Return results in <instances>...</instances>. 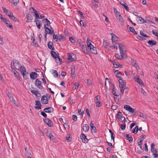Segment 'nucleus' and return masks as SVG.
Instances as JSON below:
<instances>
[{
	"mask_svg": "<svg viewBox=\"0 0 158 158\" xmlns=\"http://www.w3.org/2000/svg\"><path fill=\"white\" fill-rule=\"evenodd\" d=\"M50 28L48 27H46V25H44V28L45 29V31H48V34H52L54 33V29L50 26H49Z\"/></svg>",
	"mask_w": 158,
	"mask_h": 158,
	"instance_id": "9d476101",
	"label": "nucleus"
},
{
	"mask_svg": "<svg viewBox=\"0 0 158 158\" xmlns=\"http://www.w3.org/2000/svg\"><path fill=\"white\" fill-rule=\"evenodd\" d=\"M75 37L73 36H70L69 37V39L71 43H74L75 42V40L74 39Z\"/></svg>",
	"mask_w": 158,
	"mask_h": 158,
	"instance_id": "79ce46f5",
	"label": "nucleus"
},
{
	"mask_svg": "<svg viewBox=\"0 0 158 158\" xmlns=\"http://www.w3.org/2000/svg\"><path fill=\"white\" fill-rule=\"evenodd\" d=\"M112 85L113 88L112 89V92L113 94L116 97L119 96V93L118 90L115 88V86L114 84H112Z\"/></svg>",
	"mask_w": 158,
	"mask_h": 158,
	"instance_id": "0eeeda50",
	"label": "nucleus"
},
{
	"mask_svg": "<svg viewBox=\"0 0 158 158\" xmlns=\"http://www.w3.org/2000/svg\"><path fill=\"white\" fill-rule=\"evenodd\" d=\"M86 43L87 44V46H91V48L93 47V45L91 43V40H89L88 38L87 39Z\"/></svg>",
	"mask_w": 158,
	"mask_h": 158,
	"instance_id": "ea45409f",
	"label": "nucleus"
},
{
	"mask_svg": "<svg viewBox=\"0 0 158 158\" xmlns=\"http://www.w3.org/2000/svg\"><path fill=\"white\" fill-rule=\"evenodd\" d=\"M111 139H112L113 141V142H114V138H115V135L114 133H112L111 134Z\"/></svg>",
	"mask_w": 158,
	"mask_h": 158,
	"instance_id": "774afa93",
	"label": "nucleus"
},
{
	"mask_svg": "<svg viewBox=\"0 0 158 158\" xmlns=\"http://www.w3.org/2000/svg\"><path fill=\"white\" fill-rule=\"evenodd\" d=\"M120 3L125 8L126 10L129 11V7L124 1H120Z\"/></svg>",
	"mask_w": 158,
	"mask_h": 158,
	"instance_id": "aec40b11",
	"label": "nucleus"
},
{
	"mask_svg": "<svg viewBox=\"0 0 158 158\" xmlns=\"http://www.w3.org/2000/svg\"><path fill=\"white\" fill-rule=\"evenodd\" d=\"M78 113L79 114H81L82 115H83V114L84 113V111L83 110H81V109H80V110H78Z\"/></svg>",
	"mask_w": 158,
	"mask_h": 158,
	"instance_id": "e2e57ef3",
	"label": "nucleus"
},
{
	"mask_svg": "<svg viewBox=\"0 0 158 158\" xmlns=\"http://www.w3.org/2000/svg\"><path fill=\"white\" fill-rule=\"evenodd\" d=\"M70 137V134H69L67 133L66 135V139L67 141L68 142H69L71 141V139H69Z\"/></svg>",
	"mask_w": 158,
	"mask_h": 158,
	"instance_id": "37998d69",
	"label": "nucleus"
},
{
	"mask_svg": "<svg viewBox=\"0 0 158 158\" xmlns=\"http://www.w3.org/2000/svg\"><path fill=\"white\" fill-rule=\"evenodd\" d=\"M52 74L54 77H58V75L57 71L55 70H52Z\"/></svg>",
	"mask_w": 158,
	"mask_h": 158,
	"instance_id": "e433bc0d",
	"label": "nucleus"
},
{
	"mask_svg": "<svg viewBox=\"0 0 158 158\" xmlns=\"http://www.w3.org/2000/svg\"><path fill=\"white\" fill-rule=\"evenodd\" d=\"M138 115L140 117H142L144 118H146L147 117L146 116L144 115L143 113L140 112H139L138 113Z\"/></svg>",
	"mask_w": 158,
	"mask_h": 158,
	"instance_id": "4c0bfd02",
	"label": "nucleus"
},
{
	"mask_svg": "<svg viewBox=\"0 0 158 158\" xmlns=\"http://www.w3.org/2000/svg\"><path fill=\"white\" fill-rule=\"evenodd\" d=\"M6 94L9 98L10 101L14 103L15 106L18 107V105L16 103L15 101L14 98L12 94H11L9 92H7Z\"/></svg>",
	"mask_w": 158,
	"mask_h": 158,
	"instance_id": "7ed1b4c3",
	"label": "nucleus"
},
{
	"mask_svg": "<svg viewBox=\"0 0 158 158\" xmlns=\"http://www.w3.org/2000/svg\"><path fill=\"white\" fill-rule=\"evenodd\" d=\"M137 19H136V20L138 23H142L143 22H142V18L140 16H137Z\"/></svg>",
	"mask_w": 158,
	"mask_h": 158,
	"instance_id": "2f4dec72",
	"label": "nucleus"
},
{
	"mask_svg": "<svg viewBox=\"0 0 158 158\" xmlns=\"http://www.w3.org/2000/svg\"><path fill=\"white\" fill-rule=\"evenodd\" d=\"M10 19L14 21V22H16L17 21H18V18L15 17L14 15L12 16V17L10 18Z\"/></svg>",
	"mask_w": 158,
	"mask_h": 158,
	"instance_id": "603ef678",
	"label": "nucleus"
},
{
	"mask_svg": "<svg viewBox=\"0 0 158 158\" xmlns=\"http://www.w3.org/2000/svg\"><path fill=\"white\" fill-rule=\"evenodd\" d=\"M5 23L6 24L7 27H9L10 28H13L12 25L10 24V23L9 21L7 20L6 22Z\"/></svg>",
	"mask_w": 158,
	"mask_h": 158,
	"instance_id": "58836bf2",
	"label": "nucleus"
},
{
	"mask_svg": "<svg viewBox=\"0 0 158 158\" xmlns=\"http://www.w3.org/2000/svg\"><path fill=\"white\" fill-rule=\"evenodd\" d=\"M12 71L14 73L15 77L18 79H20V77L19 76V74L18 73L17 71H16L14 69L13 70H12Z\"/></svg>",
	"mask_w": 158,
	"mask_h": 158,
	"instance_id": "a878e982",
	"label": "nucleus"
},
{
	"mask_svg": "<svg viewBox=\"0 0 158 158\" xmlns=\"http://www.w3.org/2000/svg\"><path fill=\"white\" fill-rule=\"evenodd\" d=\"M114 73H116V77L118 78L120 77V76L119 75V74H121L120 72L118 70H116L115 71Z\"/></svg>",
	"mask_w": 158,
	"mask_h": 158,
	"instance_id": "49530a36",
	"label": "nucleus"
},
{
	"mask_svg": "<svg viewBox=\"0 0 158 158\" xmlns=\"http://www.w3.org/2000/svg\"><path fill=\"white\" fill-rule=\"evenodd\" d=\"M115 57L116 58V59H120L121 58H122L121 57V56L119 55L118 54H116L115 55Z\"/></svg>",
	"mask_w": 158,
	"mask_h": 158,
	"instance_id": "6e6d98bb",
	"label": "nucleus"
},
{
	"mask_svg": "<svg viewBox=\"0 0 158 158\" xmlns=\"http://www.w3.org/2000/svg\"><path fill=\"white\" fill-rule=\"evenodd\" d=\"M152 152L153 153L152 155L154 156V158L158 157V154H157V151L155 148L151 149Z\"/></svg>",
	"mask_w": 158,
	"mask_h": 158,
	"instance_id": "b1692460",
	"label": "nucleus"
},
{
	"mask_svg": "<svg viewBox=\"0 0 158 158\" xmlns=\"http://www.w3.org/2000/svg\"><path fill=\"white\" fill-rule=\"evenodd\" d=\"M43 22L44 23H46V25L48 26H50V22L49 20H48L47 19L45 18L43 20Z\"/></svg>",
	"mask_w": 158,
	"mask_h": 158,
	"instance_id": "473e14b6",
	"label": "nucleus"
},
{
	"mask_svg": "<svg viewBox=\"0 0 158 158\" xmlns=\"http://www.w3.org/2000/svg\"><path fill=\"white\" fill-rule=\"evenodd\" d=\"M41 101L42 104H48V100L45 96L43 95L42 96Z\"/></svg>",
	"mask_w": 158,
	"mask_h": 158,
	"instance_id": "f8f14e48",
	"label": "nucleus"
},
{
	"mask_svg": "<svg viewBox=\"0 0 158 158\" xmlns=\"http://www.w3.org/2000/svg\"><path fill=\"white\" fill-rule=\"evenodd\" d=\"M9 1L10 3H13L15 6H16L19 2V0H9Z\"/></svg>",
	"mask_w": 158,
	"mask_h": 158,
	"instance_id": "7c9ffc66",
	"label": "nucleus"
},
{
	"mask_svg": "<svg viewBox=\"0 0 158 158\" xmlns=\"http://www.w3.org/2000/svg\"><path fill=\"white\" fill-rule=\"evenodd\" d=\"M136 124V122H133L132 123L130 126V129H131L132 127L135 125Z\"/></svg>",
	"mask_w": 158,
	"mask_h": 158,
	"instance_id": "052dcab7",
	"label": "nucleus"
},
{
	"mask_svg": "<svg viewBox=\"0 0 158 158\" xmlns=\"http://www.w3.org/2000/svg\"><path fill=\"white\" fill-rule=\"evenodd\" d=\"M138 126H136L135 127L133 128L132 130V132L134 134H136L138 132Z\"/></svg>",
	"mask_w": 158,
	"mask_h": 158,
	"instance_id": "72a5a7b5",
	"label": "nucleus"
},
{
	"mask_svg": "<svg viewBox=\"0 0 158 158\" xmlns=\"http://www.w3.org/2000/svg\"><path fill=\"white\" fill-rule=\"evenodd\" d=\"M29 10L30 11H31V13H35V12H37V11L35 10L33 7H31L30 8Z\"/></svg>",
	"mask_w": 158,
	"mask_h": 158,
	"instance_id": "3c124183",
	"label": "nucleus"
},
{
	"mask_svg": "<svg viewBox=\"0 0 158 158\" xmlns=\"http://www.w3.org/2000/svg\"><path fill=\"white\" fill-rule=\"evenodd\" d=\"M100 97L99 95H97L96 96L95 98L94 99V101L96 102H99L100 101Z\"/></svg>",
	"mask_w": 158,
	"mask_h": 158,
	"instance_id": "8fccbe9b",
	"label": "nucleus"
},
{
	"mask_svg": "<svg viewBox=\"0 0 158 158\" xmlns=\"http://www.w3.org/2000/svg\"><path fill=\"white\" fill-rule=\"evenodd\" d=\"M58 36L54 34L53 35V38L54 39L56 40V42L58 40Z\"/></svg>",
	"mask_w": 158,
	"mask_h": 158,
	"instance_id": "680f3d73",
	"label": "nucleus"
},
{
	"mask_svg": "<svg viewBox=\"0 0 158 158\" xmlns=\"http://www.w3.org/2000/svg\"><path fill=\"white\" fill-rule=\"evenodd\" d=\"M90 51L91 52H92L93 54H97L96 48L95 47H94L93 45V47H91V49H90Z\"/></svg>",
	"mask_w": 158,
	"mask_h": 158,
	"instance_id": "bb28decb",
	"label": "nucleus"
},
{
	"mask_svg": "<svg viewBox=\"0 0 158 158\" xmlns=\"http://www.w3.org/2000/svg\"><path fill=\"white\" fill-rule=\"evenodd\" d=\"M126 137L127 140H128L130 143H132L133 142V138L131 135L129 134H126Z\"/></svg>",
	"mask_w": 158,
	"mask_h": 158,
	"instance_id": "393cba45",
	"label": "nucleus"
},
{
	"mask_svg": "<svg viewBox=\"0 0 158 158\" xmlns=\"http://www.w3.org/2000/svg\"><path fill=\"white\" fill-rule=\"evenodd\" d=\"M80 137L81 138L83 142L87 143L88 142V140L86 138V136L85 135L81 133V135Z\"/></svg>",
	"mask_w": 158,
	"mask_h": 158,
	"instance_id": "4468645a",
	"label": "nucleus"
},
{
	"mask_svg": "<svg viewBox=\"0 0 158 158\" xmlns=\"http://www.w3.org/2000/svg\"><path fill=\"white\" fill-rule=\"evenodd\" d=\"M118 82L119 84V87L120 88H123L125 86L126 84L121 79L119 78V79L118 80Z\"/></svg>",
	"mask_w": 158,
	"mask_h": 158,
	"instance_id": "dca6fc26",
	"label": "nucleus"
},
{
	"mask_svg": "<svg viewBox=\"0 0 158 158\" xmlns=\"http://www.w3.org/2000/svg\"><path fill=\"white\" fill-rule=\"evenodd\" d=\"M34 22L36 23V25L38 28L40 29L42 26V23L41 21L35 19Z\"/></svg>",
	"mask_w": 158,
	"mask_h": 158,
	"instance_id": "f3484780",
	"label": "nucleus"
},
{
	"mask_svg": "<svg viewBox=\"0 0 158 158\" xmlns=\"http://www.w3.org/2000/svg\"><path fill=\"white\" fill-rule=\"evenodd\" d=\"M51 56L55 59H56L57 58L58 59L59 62L60 63L62 61V59L60 58L58 52H56L53 50H51Z\"/></svg>",
	"mask_w": 158,
	"mask_h": 158,
	"instance_id": "f03ea898",
	"label": "nucleus"
},
{
	"mask_svg": "<svg viewBox=\"0 0 158 158\" xmlns=\"http://www.w3.org/2000/svg\"><path fill=\"white\" fill-rule=\"evenodd\" d=\"M68 60L70 62H72L76 60V55L74 53H68Z\"/></svg>",
	"mask_w": 158,
	"mask_h": 158,
	"instance_id": "39448f33",
	"label": "nucleus"
},
{
	"mask_svg": "<svg viewBox=\"0 0 158 158\" xmlns=\"http://www.w3.org/2000/svg\"><path fill=\"white\" fill-rule=\"evenodd\" d=\"M101 102H95L96 106L98 107H100L101 106Z\"/></svg>",
	"mask_w": 158,
	"mask_h": 158,
	"instance_id": "13d9d810",
	"label": "nucleus"
},
{
	"mask_svg": "<svg viewBox=\"0 0 158 158\" xmlns=\"http://www.w3.org/2000/svg\"><path fill=\"white\" fill-rule=\"evenodd\" d=\"M34 13L35 14V19H38L39 18L40 14L38 11H37V12H35Z\"/></svg>",
	"mask_w": 158,
	"mask_h": 158,
	"instance_id": "864d4df0",
	"label": "nucleus"
},
{
	"mask_svg": "<svg viewBox=\"0 0 158 158\" xmlns=\"http://www.w3.org/2000/svg\"><path fill=\"white\" fill-rule=\"evenodd\" d=\"M103 44L104 45L105 44V48H108V46L109 45V44L107 42V41L106 40H105L103 41Z\"/></svg>",
	"mask_w": 158,
	"mask_h": 158,
	"instance_id": "09e8293b",
	"label": "nucleus"
},
{
	"mask_svg": "<svg viewBox=\"0 0 158 158\" xmlns=\"http://www.w3.org/2000/svg\"><path fill=\"white\" fill-rule=\"evenodd\" d=\"M118 47L120 50V52L121 56V57L123 58H125L127 57L126 54L124 52V50L125 49V46L122 44H119Z\"/></svg>",
	"mask_w": 158,
	"mask_h": 158,
	"instance_id": "f257e3e1",
	"label": "nucleus"
},
{
	"mask_svg": "<svg viewBox=\"0 0 158 158\" xmlns=\"http://www.w3.org/2000/svg\"><path fill=\"white\" fill-rule=\"evenodd\" d=\"M35 105L38 106H35V109H37L38 110H40L41 109V104L40 101H35Z\"/></svg>",
	"mask_w": 158,
	"mask_h": 158,
	"instance_id": "4be33fe9",
	"label": "nucleus"
},
{
	"mask_svg": "<svg viewBox=\"0 0 158 158\" xmlns=\"http://www.w3.org/2000/svg\"><path fill=\"white\" fill-rule=\"evenodd\" d=\"M65 39H64L63 35L61 34L59 35L58 37V40L59 41H64Z\"/></svg>",
	"mask_w": 158,
	"mask_h": 158,
	"instance_id": "c9c22d12",
	"label": "nucleus"
},
{
	"mask_svg": "<svg viewBox=\"0 0 158 158\" xmlns=\"http://www.w3.org/2000/svg\"><path fill=\"white\" fill-rule=\"evenodd\" d=\"M146 137V136L145 135H142L140 137V140H142V141L143 140V139L144 138Z\"/></svg>",
	"mask_w": 158,
	"mask_h": 158,
	"instance_id": "0e129e2a",
	"label": "nucleus"
},
{
	"mask_svg": "<svg viewBox=\"0 0 158 158\" xmlns=\"http://www.w3.org/2000/svg\"><path fill=\"white\" fill-rule=\"evenodd\" d=\"M22 74H24L25 72H26V69L24 66H21L19 68Z\"/></svg>",
	"mask_w": 158,
	"mask_h": 158,
	"instance_id": "c756f323",
	"label": "nucleus"
},
{
	"mask_svg": "<svg viewBox=\"0 0 158 158\" xmlns=\"http://www.w3.org/2000/svg\"><path fill=\"white\" fill-rule=\"evenodd\" d=\"M134 79L135 81L141 85H143V84L142 81L139 78L138 76H136L134 77Z\"/></svg>",
	"mask_w": 158,
	"mask_h": 158,
	"instance_id": "a211bd4d",
	"label": "nucleus"
},
{
	"mask_svg": "<svg viewBox=\"0 0 158 158\" xmlns=\"http://www.w3.org/2000/svg\"><path fill=\"white\" fill-rule=\"evenodd\" d=\"M80 23L81 25H82L84 27H85L86 26V24H85V23H84L82 20H81Z\"/></svg>",
	"mask_w": 158,
	"mask_h": 158,
	"instance_id": "69168bd1",
	"label": "nucleus"
},
{
	"mask_svg": "<svg viewBox=\"0 0 158 158\" xmlns=\"http://www.w3.org/2000/svg\"><path fill=\"white\" fill-rule=\"evenodd\" d=\"M42 84V82L38 79H37L35 81V86L40 89H42L43 88Z\"/></svg>",
	"mask_w": 158,
	"mask_h": 158,
	"instance_id": "423d86ee",
	"label": "nucleus"
},
{
	"mask_svg": "<svg viewBox=\"0 0 158 158\" xmlns=\"http://www.w3.org/2000/svg\"><path fill=\"white\" fill-rule=\"evenodd\" d=\"M74 69H71V77H72V78L74 79L75 77V75H74Z\"/></svg>",
	"mask_w": 158,
	"mask_h": 158,
	"instance_id": "a18cd8bd",
	"label": "nucleus"
},
{
	"mask_svg": "<svg viewBox=\"0 0 158 158\" xmlns=\"http://www.w3.org/2000/svg\"><path fill=\"white\" fill-rule=\"evenodd\" d=\"M117 118L118 119L119 121H120L121 122H123L125 119V117L123 116H120V117H119L118 118Z\"/></svg>",
	"mask_w": 158,
	"mask_h": 158,
	"instance_id": "de8ad7c7",
	"label": "nucleus"
},
{
	"mask_svg": "<svg viewBox=\"0 0 158 158\" xmlns=\"http://www.w3.org/2000/svg\"><path fill=\"white\" fill-rule=\"evenodd\" d=\"M43 116V117H44V118H46L47 117V114L45 113V112L44 111H42L40 113Z\"/></svg>",
	"mask_w": 158,
	"mask_h": 158,
	"instance_id": "4d7b16f0",
	"label": "nucleus"
},
{
	"mask_svg": "<svg viewBox=\"0 0 158 158\" xmlns=\"http://www.w3.org/2000/svg\"><path fill=\"white\" fill-rule=\"evenodd\" d=\"M132 65L137 70H139V68L138 64H136V61L135 60L131 59L130 61Z\"/></svg>",
	"mask_w": 158,
	"mask_h": 158,
	"instance_id": "ddd939ff",
	"label": "nucleus"
},
{
	"mask_svg": "<svg viewBox=\"0 0 158 158\" xmlns=\"http://www.w3.org/2000/svg\"><path fill=\"white\" fill-rule=\"evenodd\" d=\"M26 17L28 19L32 20L33 19V17L32 15L28 13L26 15Z\"/></svg>",
	"mask_w": 158,
	"mask_h": 158,
	"instance_id": "f704fd0d",
	"label": "nucleus"
},
{
	"mask_svg": "<svg viewBox=\"0 0 158 158\" xmlns=\"http://www.w3.org/2000/svg\"><path fill=\"white\" fill-rule=\"evenodd\" d=\"M44 121L45 123H46L49 127H51L52 125V123L51 121L48 118H46L44 119Z\"/></svg>",
	"mask_w": 158,
	"mask_h": 158,
	"instance_id": "2eb2a0df",
	"label": "nucleus"
},
{
	"mask_svg": "<svg viewBox=\"0 0 158 158\" xmlns=\"http://www.w3.org/2000/svg\"><path fill=\"white\" fill-rule=\"evenodd\" d=\"M118 20L119 23H120L121 25L123 26L124 25V21L123 18H121L119 19Z\"/></svg>",
	"mask_w": 158,
	"mask_h": 158,
	"instance_id": "c03bdc74",
	"label": "nucleus"
},
{
	"mask_svg": "<svg viewBox=\"0 0 158 158\" xmlns=\"http://www.w3.org/2000/svg\"><path fill=\"white\" fill-rule=\"evenodd\" d=\"M113 66L115 68H118V67H122V65L119 64L118 62L116 63L115 64H114Z\"/></svg>",
	"mask_w": 158,
	"mask_h": 158,
	"instance_id": "a19ab883",
	"label": "nucleus"
},
{
	"mask_svg": "<svg viewBox=\"0 0 158 158\" xmlns=\"http://www.w3.org/2000/svg\"><path fill=\"white\" fill-rule=\"evenodd\" d=\"M48 48L51 50H54L55 48L53 47V44L52 42L50 41L48 43Z\"/></svg>",
	"mask_w": 158,
	"mask_h": 158,
	"instance_id": "412c9836",
	"label": "nucleus"
},
{
	"mask_svg": "<svg viewBox=\"0 0 158 158\" xmlns=\"http://www.w3.org/2000/svg\"><path fill=\"white\" fill-rule=\"evenodd\" d=\"M37 73L35 72H32L30 74V78L33 79H34L37 77Z\"/></svg>",
	"mask_w": 158,
	"mask_h": 158,
	"instance_id": "5701e85b",
	"label": "nucleus"
},
{
	"mask_svg": "<svg viewBox=\"0 0 158 158\" xmlns=\"http://www.w3.org/2000/svg\"><path fill=\"white\" fill-rule=\"evenodd\" d=\"M111 34L112 36L111 40L113 44L115 45L116 44L115 41H118L119 38L113 33H112Z\"/></svg>",
	"mask_w": 158,
	"mask_h": 158,
	"instance_id": "1a4fd4ad",
	"label": "nucleus"
},
{
	"mask_svg": "<svg viewBox=\"0 0 158 158\" xmlns=\"http://www.w3.org/2000/svg\"><path fill=\"white\" fill-rule=\"evenodd\" d=\"M91 48V47L89 46L87 47L82 45V49L84 53L87 54L90 52V49Z\"/></svg>",
	"mask_w": 158,
	"mask_h": 158,
	"instance_id": "6e6552de",
	"label": "nucleus"
},
{
	"mask_svg": "<svg viewBox=\"0 0 158 158\" xmlns=\"http://www.w3.org/2000/svg\"><path fill=\"white\" fill-rule=\"evenodd\" d=\"M126 126L124 124H121L120 126V128L122 130H124L126 128Z\"/></svg>",
	"mask_w": 158,
	"mask_h": 158,
	"instance_id": "338daca9",
	"label": "nucleus"
},
{
	"mask_svg": "<svg viewBox=\"0 0 158 158\" xmlns=\"http://www.w3.org/2000/svg\"><path fill=\"white\" fill-rule=\"evenodd\" d=\"M89 130V127L87 124H85L83 127V130L85 132H87Z\"/></svg>",
	"mask_w": 158,
	"mask_h": 158,
	"instance_id": "cd10ccee",
	"label": "nucleus"
},
{
	"mask_svg": "<svg viewBox=\"0 0 158 158\" xmlns=\"http://www.w3.org/2000/svg\"><path fill=\"white\" fill-rule=\"evenodd\" d=\"M43 111L46 113H52L53 112L54 109L52 107H47L44 109Z\"/></svg>",
	"mask_w": 158,
	"mask_h": 158,
	"instance_id": "6ab92c4d",
	"label": "nucleus"
},
{
	"mask_svg": "<svg viewBox=\"0 0 158 158\" xmlns=\"http://www.w3.org/2000/svg\"><path fill=\"white\" fill-rule=\"evenodd\" d=\"M2 9L3 11V12L6 13V14H7L8 11H9L6 8L4 7H2Z\"/></svg>",
	"mask_w": 158,
	"mask_h": 158,
	"instance_id": "bf43d9fd",
	"label": "nucleus"
},
{
	"mask_svg": "<svg viewBox=\"0 0 158 158\" xmlns=\"http://www.w3.org/2000/svg\"><path fill=\"white\" fill-rule=\"evenodd\" d=\"M13 64L15 68L19 70L21 66L20 62L16 59L13 60Z\"/></svg>",
	"mask_w": 158,
	"mask_h": 158,
	"instance_id": "20e7f679",
	"label": "nucleus"
},
{
	"mask_svg": "<svg viewBox=\"0 0 158 158\" xmlns=\"http://www.w3.org/2000/svg\"><path fill=\"white\" fill-rule=\"evenodd\" d=\"M140 34L141 35L143 36V37H149L148 36H147L146 34H145L144 33L143 31H140Z\"/></svg>",
	"mask_w": 158,
	"mask_h": 158,
	"instance_id": "5fc2aeb1",
	"label": "nucleus"
},
{
	"mask_svg": "<svg viewBox=\"0 0 158 158\" xmlns=\"http://www.w3.org/2000/svg\"><path fill=\"white\" fill-rule=\"evenodd\" d=\"M148 43L150 45L153 46L155 45L156 44V41L153 40H150L148 42Z\"/></svg>",
	"mask_w": 158,
	"mask_h": 158,
	"instance_id": "c85d7f7f",
	"label": "nucleus"
},
{
	"mask_svg": "<svg viewBox=\"0 0 158 158\" xmlns=\"http://www.w3.org/2000/svg\"><path fill=\"white\" fill-rule=\"evenodd\" d=\"M124 108L131 113H133L134 111V110L129 105H126L124 106Z\"/></svg>",
	"mask_w": 158,
	"mask_h": 158,
	"instance_id": "9b49d317",
	"label": "nucleus"
}]
</instances>
